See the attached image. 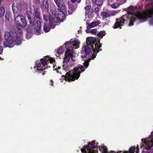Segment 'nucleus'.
<instances>
[{"label": "nucleus", "mask_w": 153, "mask_h": 153, "mask_svg": "<svg viewBox=\"0 0 153 153\" xmlns=\"http://www.w3.org/2000/svg\"><path fill=\"white\" fill-rule=\"evenodd\" d=\"M12 7L14 14L19 12V6L16 3H14L13 4Z\"/></svg>", "instance_id": "obj_16"}, {"label": "nucleus", "mask_w": 153, "mask_h": 153, "mask_svg": "<svg viewBox=\"0 0 153 153\" xmlns=\"http://www.w3.org/2000/svg\"><path fill=\"white\" fill-rule=\"evenodd\" d=\"M43 7H44L46 9H47L48 7V3L47 2H44L43 3Z\"/></svg>", "instance_id": "obj_31"}, {"label": "nucleus", "mask_w": 153, "mask_h": 153, "mask_svg": "<svg viewBox=\"0 0 153 153\" xmlns=\"http://www.w3.org/2000/svg\"><path fill=\"white\" fill-rule=\"evenodd\" d=\"M135 8L133 7H130L128 11V14L123 16L119 19H117L114 25V28H117L123 25L125 21L129 19L130 23L129 26L133 25V22L136 19L140 20L142 22L145 21L148 17L152 16L153 14V4H147L146 6V10L143 12H138L134 15H132Z\"/></svg>", "instance_id": "obj_1"}, {"label": "nucleus", "mask_w": 153, "mask_h": 153, "mask_svg": "<svg viewBox=\"0 0 153 153\" xmlns=\"http://www.w3.org/2000/svg\"><path fill=\"white\" fill-rule=\"evenodd\" d=\"M34 16H35L36 18L40 19L41 16L40 15V12H39V9L37 8H35L34 9Z\"/></svg>", "instance_id": "obj_18"}, {"label": "nucleus", "mask_w": 153, "mask_h": 153, "mask_svg": "<svg viewBox=\"0 0 153 153\" xmlns=\"http://www.w3.org/2000/svg\"><path fill=\"white\" fill-rule=\"evenodd\" d=\"M98 10H99V9L98 8H96L95 9V10L96 13H98Z\"/></svg>", "instance_id": "obj_40"}, {"label": "nucleus", "mask_w": 153, "mask_h": 153, "mask_svg": "<svg viewBox=\"0 0 153 153\" xmlns=\"http://www.w3.org/2000/svg\"><path fill=\"white\" fill-rule=\"evenodd\" d=\"M2 48L0 46V54L2 52Z\"/></svg>", "instance_id": "obj_38"}, {"label": "nucleus", "mask_w": 153, "mask_h": 153, "mask_svg": "<svg viewBox=\"0 0 153 153\" xmlns=\"http://www.w3.org/2000/svg\"><path fill=\"white\" fill-rule=\"evenodd\" d=\"M95 2L98 5H100L103 2V0H95Z\"/></svg>", "instance_id": "obj_28"}, {"label": "nucleus", "mask_w": 153, "mask_h": 153, "mask_svg": "<svg viewBox=\"0 0 153 153\" xmlns=\"http://www.w3.org/2000/svg\"><path fill=\"white\" fill-rule=\"evenodd\" d=\"M19 33H22V31H19Z\"/></svg>", "instance_id": "obj_46"}, {"label": "nucleus", "mask_w": 153, "mask_h": 153, "mask_svg": "<svg viewBox=\"0 0 153 153\" xmlns=\"http://www.w3.org/2000/svg\"><path fill=\"white\" fill-rule=\"evenodd\" d=\"M10 18V15L9 13H6L5 15V20L6 22L9 21Z\"/></svg>", "instance_id": "obj_26"}, {"label": "nucleus", "mask_w": 153, "mask_h": 153, "mask_svg": "<svg viewBox=\"0 0 153 153\" xmlns=\"http://www.w3.org/2000/svg\"><path fill=\"white\" fill-rule=\"evenodd\" d=\"M141 140L142 144L141 146V147L143 146L146 150L150 149L153 146V131L149 137L142 138Z\"/></svg>", "instance_id": "obj_7"}, {"label": "nucleus", "mask_w": 153, "mask_h": 153, "mask_svg": "<svg viewBox=\"0 0 153 153\" xmlns=\"http://www.w3.org/2000/svg\"><path fill=\"white\" fill-rule=\"evenodd\" d=\"M47 68H48V67H50V66H47Z\"/></svg>", "instance_id": "obj_48"}, {"label": "nucleus", "mask_w": 153, "mask_h": 153, "mask_svg": "<svg viewBox=\"0 0 153 153\" xmlns=\"http://www.w3.org/2000/svg\"><path fill=\"white\" fill-rule=\"evenodd\" d=\"M90 32L93 34H96L97 33V30L96 29L91 30L90 31Z\"/></svg>", "instance_id": "obj_32"}, {"label": "nucleus", "mask_w": 153, "mask_h": 153, "mask_svg": "<svg viewBox=\"0 0 153 153\" xmlns=\"http://www.w3.org/2000/svg\"><path fill=\"white\" fill-rule=\"evenodd\" d=\"M150 153V152H148V153Z\"/></svg>", "instance_id": "obj_52"}, {"label": "nucleus", "mask_w": 153, "mask_h": 153, "mask_svg": "<svg viewBox=\"0 0 153 153\" xmlns=\"http://www.w3.org/2000/svg\"><path fill=\"white\" fill-rule=\"evenodd\" d=\"M86 32L87 33H89L90 32V31L89 30H86Z\"/></svg>", "instance_id": "obj_42"}, {"label": "nucleus", "mask_w": 153, "mask_h": 153, "mask_svg": "<svg viewBox=\"0 0 153 153\" xmlns=\"http://www.w3.org/2000/svg\"><path fill=\"white\" fill-rule=\"evenodd\" d=\"M85 69L82 66L76 67L74 70L70 71L68 73H67L64 78L68 81H74L79 77L80 73L83 71Z\"/></svg>", "instance_id": "obj_4"}, {"label": "nucleus", "mask_w": 153, "mask_h": 153, "mask_svg": "<svg viewBox=\"0 0 153 153\" xmlns=\"http://www.w3.org/2000/svg\"><path fill=\"white\" fill-rule=\"evenodd\" d=\"M100 23V22L99 21H94L92 22L88 25L87 27V28L88 29H89L91 28L97 26V25H99Z\"/></svg>", "instance_id": "obj_17"}, {"label": "nucleus", "mask_w": 153, "mask_h": 153, "mask_svg": "<svg viewBox=\"0 0 153 153\" xmlns=\"http://www.w3.org/2000/svg\"><path fill=\"white\" fill-rule=\"evenodd\" d=\"M70 57L68 56H65L64 60V63H67L69 61Z\"/></svg>", "instance_id": "obj_29"}, {"label": "nucleus", "mask_w": 153, "mask_h": 153, "mask_svg": "<svg viewBox=\"0 0 153 153\" xmlns=\"http://www.w3.org/2000/svg\"><path fill=\"white\" fill-rule=\"evenodd\" d=\"M35 63L38 71H39V72L40 73H42V75H44L45 71H44V70L46 68H45V66H42L41 63L38 61H36Z\"/></svg>", "instance_id": "obj_11"}, {"label": "nucleus", "mask_w": 153, "mask_h": 153, "mask_svg": "<svg viewBox=\"0 0 153 153\" xmlns=\"http://www.w3.org/2000/svg\"><path fill=\"white\" fill-rule=\"evenodd\" d=\"M61 68V67H60V66H58V68L59 69H60Z\"/></svg>", "instance_id": "obj_44"}, {"label": "nucleus", "mask_w": 153, "mask_h": 153, "mask_svg": "<svg viewBox=\"0 0 153 153\" xmlns=\"http://www.w3.org/2000/svg\"><path fill=\"white\" fill-rule=\"evenodd\" d=\"M151 24L152 25H153V23H152V22H151Z\"/></svg>", "instance_id": "obj_47"}, {"label": "nucleus", "mask_w": 153, "mask_h": 153, "mask_svg": "<svg viewBox=\"0 0 153 153\" xmlns=\"http://www.w3.org/2000/svg\"><path fill=\"white\" fill-rule=\"evenodd\" d=\"M55 66H54L53 68H55Z\"/></svg>", "instance_id": "obj_51"}, {"label": "nucleus", "mask_w": 153, "mask_h": 153, "mask_svg": "<svg viewBox=\"0 0 153 153\" xmlns=\"http://www.w3.org/2000/svg\"><path fill=\"white\" fill-rule=\"evenodd\" d=\"M14 14V20L16 24L19 26L25 27L27 25V23L24 16L22 15H19L15 17Z\"/></svg>", "instance_id": "obj_9"}, {"label": "nucleus", "mask_w": 153, "mask_h": 153, "mask_svg": "<svg viewBox=\"0 0 153 153\" xmlns=\"http://www.w3.org/2000/svg\"><path fill=\"white\" fill-rule=\"evenodd\" d=\"M92 11L90 10L89 11L86 12L85 16L86 17L88 18H92L93 17V15L92 14Z\"/></svg>", "instance_id": "obj_21"}, {"label": "nucleus", "mask_w": 153, "mask_h": 153, "mask_svg": "<svg viewBox=\"0 0 153 153\" xmlns=\"http://www.w3.org/2000/svg\"><path fill=\"white\" fill-rule=\"evenodd\" d=\"M86 45L84 46L81 51V57L83 58L86 56L89 58L85 61L84 65L85 68L89 65V62L91 59L96 57V54L102 50L100 48L102 45L100 43L99 40L93 37H88L86 38Z\"/></svg>", "instance_id": "obj_2"}, {"label": "nucleus", "mask_w": 153, "mask_h": 153, "mask_svg": "<svg viewBox=\"0 0 153 153\" xmlns=\"http://www.w3.org/2000/svg\"><path fill=\"white\" fill-rule=\"evenodd\" d=\"M76 1L77 2H80L81 0H71V2L73 3L75 2Z\"/></svg>", "instance_id": "obj_34"}, {"label": "nucleus", "mask_w": 153, "mask_h": 153, "mask_svg": "<svg viewBox=\"0 0 153 153\" xmlns=\"http://www.w3.org/2000/svg\"><path fill=\"white\" fill-rule=\"evenodd\" d=\"M63 51L64 49L63 47H61L57 50L56 53L57 54H59L63 53Z\"/></svg>", "instance_id": "obj_23"}, {"label": "nucleus", "mask_w": 153, "mask_h": 153, "mask_svg": "<svg viewBox=\"0 0 153 153\" xmlns=\"http://www.w3.org/2000/svg\"><path fill=\"white\" fill-rule=\"evenodd\" d=\"M94 141H93L91 143L89 142L87 146L85 147V148L82 149L81 151L82 152H85V153H94L97 152L96 150V147L97 145V143H94Z\"/></svg>", "instance_id": "obj_8"}, {"label": "nucleus", "mask_w": 153, "mask_h": 153, "mask_svg": "<svg viewBox=\"0 0 153 153\" xmlns=\"http://www.w3.org/2000/svg\"><path fill=\"white\" fill-rule=\"evenodd\" d=\"M4 0H0V4H1L2 2L4 1Z\"/></svg>", "instance_id": "obj_43"}, {"label": "nucleus", "mask_w": 153, "mask_h": 153, "mask_svg": "<svg viewBox=\"0 0 153 153\" xmlns=\"http://www.w3.org/2000/svg\"><path fill=\"white\" fill-rule=\"evenodd\" d=\"M5 9L3 6L0 7V17H2L4 14Z\"/></svg>", "instance_id": "obj_22"}, {"label": "nucleus", "mask_w": 153, "mask_h": 153, "mask_svg": "<svg viewBox=\"0 0 153 153\" xmlns=\"http://www.w3.org/2000/svg\"><path fill=\"white\" fill-rule=\"evenodd\" d=\"M41 61L42 65L44 66L45 65L48 64L49 62L51 63H53L55 61L54 59L52 58H50L48 56H46L41 59Z\"/></svg>", "instance_id": "obj_10"}, {"label": "nucleus", "mask_w": 153, "mask_h": 153, "mask_svg": "<svg viewBox=\"0 0 153 153\" xmlns=\"http://www.w3.org/2000/svg\"><path fill=\"white\" fill-rule=\"evenodd\" d=\"M4 37L8 44H12L14 42L17 45H19L21 43V41L18 37L17 34L15 33L5 32Z\"/></svg>", "instance_id": "obj_5"}, {"label": "nucleus", "mask_w": 153, "mask_h": 153, "mask_svg": "<svg viewBox=\"0 0 153 153\" xmlns=\"http://www.w3.org/2000/svg\"><path fill=\"white\" fill-rule=\"evenodd\" d=\"M75 56V53H73V54H72L71 56V59L74 61H75L76 60L77 58Z\"/></svg>", "instance_id": "obj_30"}, {"label": "nucleus", "mask_w": 153, "mask_h": 153, "mask_svg": "<svg viewBox=\"0 0 153 153\" xmlns=\"http://www.w3.org/2000/svg\"><path fill=\"white\" fill-rule=\"evenodd\" d=\"M54 69H56V70H58V69L57 68V67H56V68H55Z\"/></svg>", "instance_id": "obj_45"}, {"label": "nucleus", "mask_w": 153, "mask_h": 153, "mask_svg": "<svg viewBox=\"0 0 153 153\" xmlns=\"http://www.w3.org/2000/svg\"><path fill=\"white\" fill-rule=\"evenodd\" d=\"M2 40L3 38L1 36V35L0 33V44L1 43Z\"/></svg>", "instance_id": "obj_36"}, {"label": "nucleus", "mask_w": 153, "mask_h": 153, "mask_svg": "<svg viewBox=\"0 0 153 153\" xmlns=\"http://www.w3.org/2000/svg\"><path fill=\"white\" fill-rule=\"evenodd\" d=\"M80 42L78 40H76L71 42H68L65 43V46L66 48H71V49H67L65 53V56H71L72 50L76 49L79 48Z\"/></svg>", "instance_id": "obj_6"}, {"label": "nucleus", "mask_w": 153, "mask_h": 153, "mask_svg": "<svg viewBox=\"0 0 153 153\" xmlns=\"http://www.w3.org/2000/svg\"><path fill=\"white\" fill-rule=\"evenodd\" d=\"M135 150V147L134 146H132L129 149V152L124 151L123 153H134Z\"/></svg>", "instance_id": "obj_19"}, {"label": "nucleus", "mask_w": 153, "mask_h": 153, "mask_svg": "<svg viewBox=\"0 0 153 153\" xmlns=\"http://www.w3.org/2000/svg\"><path fill=\"white\" fill-rule=\"evenodd\" d=\"M26 14L30 23H33L34 21H35V19L34 17H33V15L32 14L31 12L28 11L26 13Z\"/></svg>", "instance_id": "obj_15"}, {"label": "nucleus", "mask_w": 153, "mask_h": 153, "mask_svg": "<svg viewBox=\"0 0 153 153\" xmlns=\"http://www.w3.org/2000/svg\"><path fill=\"white\" fill-rule=\"evenodd\" d=\"M50 28L47 24L45 23L44 26V30L45 32H47L49 31Z\"/></svg>", "instance_id": "obj_25"}, {"label": "nucleus", "mask_w": 153, "mask_h": 153, "mask_svg": "<svg viewBox=\"0 0 153 153\" xmlns=\"http://www.w3.org/2000/svg\"><path fill=\"white\" fill-rule=\"evenodd\" d=\"M57 72L59 73V71H57Z\"/></svg>", "instance_id": "obj_50"}, {"label": "nucleus", "mask_w": 153, "mask_h": 153, "mask_svg": "<svg viewBox=\"0 0 153 153\" xmlns=\"http://www.w3.org/2000/svg\"><path fill=\"white\" fill-rule=\"evenodd\" d=\"M68 5L69 9L72 11L75 10L77 7V6L76 5H75V6H73V5L72 4H69Z\"/></svg>", "instance_id": "obj_24"}, {"label": "nucleus", "mask_w": 153, "mask_h": 153, "mask_svg": "<svg viewBox=\"0 0 153 153\" xmlns=\"http://www.w3.org/2000/svg\"><path fill=\"white\" fill-rule=\"evenodd\" d=\"M138 146H137V152H136V153H138V150H139V149H138Z\"/></svg>", "instance_id": "obj_41"}, {"label": "nucleus", "mask_w": 153, "mask_h": 153, "mask_svg": "<svg viewBox=\"0 0 153 153\" xmlns=\"http://www.w3.org/2000/svg\"><path fill=\"white\" fill-rule=\"evenodd\" d=\"M91 8V7L90 6H88L85 7V9L86 10V12H88V10H90Z\"/></svg>", "instance_id": "obj_33"}, {"label": "nucleus", "mask_w": 153, "mask_h": 153, "mask_svg": "<svg viewBox=\"0 0 153 153\" xmlns=\"http://www.w3.org/2000/svg\"><path fill=\"white\" fill-rule=\"evenodd\" d=\"M99 148L100 151L103 153H120L122 152V151H119L116 152L111 151H110V152L109 153L108 152L107 149L105 146H102Z\"/></svg>", "instance_id": "obj_13"}, {"label": "nucleus", "mask_w": 153, "mask_h": 153, "mask_svg": "<svg viewBox=\"0 0 153 153\" xmlns=\"http://www.w3.org/2000/svg\"><path fill=\"white\" fill-rule=\"evenodd\" d=\"M126 0H120V2L121 4H123L125 2Z\"/></svg>", "instance_id": "obj_37"}, {"label": "nucleus", "mask_w": 153, "mask_h": 153, "mask_svg": "<svg viewBox=\"0 0 153 153\" xmlns=\"http://www.w3.org/2000/svg\"><path fill=\"white\" fill-rule=\"evenodd\" d=\"M116 11H112L108 12H104L101 13V16L103 19H105L110 16H113L116 13Z\"/></svg>", "instance_id": "obj_12"}, {"label": "nucleus", "mask_w": 153, "mask_h": 153, "mask_svg": "<svg viewBox=\"0 0 153 153\" xmlns=\"http://www.w3.org/2000/svg\"><path fill=\"white\" fill-rule=\"evenodd\" d=\"M54 1L58 7L62 10L58 9L56 12L52 11L50 16L48 14H44L43 16L44 20L46 21L49 20L50 25L53 27H55L56 23L58 21L62 22L63 21L65 18L64 12L66 11V7L62 0Z\"/></svg>", "instance_id": "obj_3"}, {"label": "nucleus", "mask_w": 153, "mask_h": 153, "mask_svg": "<svg viewBox=\"0 0 153 153\" xmlns=\"http://www.w3.org/2000/svg\"><path fill=\"white\" fill-rule=\"evenodd\" d=\"M41 23L39 21H36L35 24V28L36 30V34H39L40 33L41 28Z\"/></svg>", "instance_id": "obj_14"}, {"label": "nucleus", "mask_w": 153, "mask_h": 153, "mask_svg": "<svg viewBox=\"0 0 153 153\" xmlns=\"http://www.w3.org/2000/svg\"><path fill=\"white\" fill-rule=\"evenodd\" d=\"M105 34V32L104 31H101L98 33H97V36L99 37L102 38Z\"/></svg>", "instance_id": "obj_27"}, {"label": "nucleus", "mask_w": 153, "mask_h": 153, "mask_svg": "<svg viewBox=\"0 0 153 153\" xmlns=\"http://www.w3.org/2000/svg\"><path fill=\"white\" fill-rule=\"evenodd\" d=\"M50 84L51 85H53V82L52 80H50Z\"/></svg>", "instance_id": "obj_39"}, {"label": "nucleus", "mask_w": 153, "mask_h": 153, "mask_svg": "<svg viewBox=\"0 0 153 153\" xmlns=\"http://www.w3.org/2000/svg\"><path fill=\"white\" fill-rule=\"evenodd\" d=\"M0 59H2L1 58V57H0Z\"/></svg>", "instance_id": "obj_49"}, {"label": "nucleus", "mask_w": 153, "mask_h": 153, "mask_svg": "<svg viewBox=\"0 0 153 153\" xmlns=\"http://www.w3.org/2000/svg\"><path fill=\"white\" fill-rule=\"evenodd\" d=\"M119 0L117 1L115 3L111 5V7L113 8H116L120 4H121Z\"/></svg>", "instance_id": "obj_20"}, {"label": "nucleus", "mask_w": 153, "mask_h": 153, "mask_svg": "<svg viewBox=\"0 0 153 153\" xmlns=\"http://www.w3.org/2000/svg\"><path fill=\"white\" fill-rule=\"evenodd\" d=\"M3 44L4 46L5 47H10L9 45H8V44H7V43L6 42H4L3 43Z\"/></svg>", "instance_id": "obj_35"}]
</instances>
